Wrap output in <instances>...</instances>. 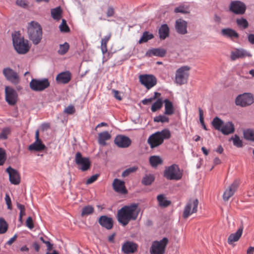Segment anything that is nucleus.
I'll return each instance as SVG.
<instances>
[{"mask_svg":"<svg viewBox=\"0 0 254 254\" xmlns=\"http://www.w3.org/2000/svg\"><path fill=\"white\" fill-rule=\"evenodd\" d=\"M137 208V203H132L122 207L117 212V217L118 222L123 226H126L131 220H136L139 212Z\"/></svg>","mask_w":254,"mask_h":254,"instance_id":"obj_1","label":"nucleus"},{"mask_svg":"<svg viewBox=\"0 0 254 254\" xmlns=\"http://www.w3.org/2000/svg\"><path fill=\"white\" fill-rule=\"evenodd\" d=\"M27 34L29 39L34 45H38L42 38V28L40 24L32 21L28 24Z\"/></svg>","mask_w":254,"mask_h":254,"instance_id":"obj_2","label":"nucleus"},{"mask_svg":"<svg viewBox=\"0 0 254 254\" xmlns=\"http://www.w3.org/2000/svg\"><path fill=\"white\" fill-rule=\"evenodd\" d=\"M171 137V132L168 129H164L161 131H157L149 136L147 142L151 148H155L162 144L164 139Z\"/></svg>","mask_w":254,"mask_h":254,"instance_id":"obj_3","label":"nucleus"},{"mask_svg":"<svg viewBox=\"0 0 254 254\" xmlns=\"http://www.w3.org/2000/svg\"><path fill=\"white\" fill-rule=\"evenodd\" d=\"M12 37L14 48L18 54H25L29 51L28 41L25 40L19 32L12 34Z\"/></svg>","mask_w":254,"mask_h":254,"instance_id":"obj_4","label":"nucleus"},{"mask_svg":"<svg viewBox=\"0 0 254 254\" xmlns=\"http://www.w3.org/2000/svg\"><path fill=\"white\" fill-rule=\"evenodd\" d=\"M164 177L169 180H179L182 177L179 166L174 164L170 166L165 168L164 172Z\"/></svg>","mask_w":254,"mask_h":254,"instance_id":"obj_5","label":"nucleus"},{"mask_svg":"<svg viewBox=\"0 0 254 254\" xmlns=\"http://www.w3.org/2000/svg\"><path fill=\"white\" fill-rule=\"evenodd\" d=\"M168 242L169 240L166 237L160 241H154L150 249V254H164Z\"/></svg>","mask_w":254,"mask_h":254,"instance_id":"obj_6","label":"nucleus"},{"mask_svg":"<svg viewBox=\"0 0 254 254\" xmlns=\"http://www.w3.org/2000/svg\"><path fill=\"white\" fill-rule=\"evenodd\" d=\"M190 69V67L189 66H183L177 70L175 75V81L177 84L181 85L187 83Z\"/></svg>","mask_w":254,"mask_h":254,"instance_id":"obj_7","label":"nucleus"},{"mask_svg":"<svg viewBox=\"0 0 254 254\" xmlns=\"http://www.w3.org/2000/svg\"><path fill=\"white\" fill-rule=\"evenodd\" d=\"M50 83L48 78L32 79L29 86L31 90L34 91H42L50 86Z\"/></svg>","mask_w":254,"mask_h":254,"instance_id":"obj_8","label":"nucleus"},{"mask_svg":"<svg viewBox=\"0 0 254 254\" xmlns=\"http://www.w3.org/2000/svg\"><path fill=\"white\" fill-rule=\"evenodd\" d=\"M254 102V97L252 94L245 93L238 95L235 99V104L237 106L245 107L252 105Z\"/></svg>","mask_w":254,"mask_h":254,"instance_id":"obj_9","label":"nucleus"},{"mask_svg":"<svg viewBox=\"0 0 254 254\" xmlns=\"http://www.w3.org/2000/svg\"><path fill=\"white\" fill-rule=\"evenodd\" d=\"M198 204V200L196 199H190L187 204L185 206L183 217L184 219H187L193 213H195L197 211V206Z\"/></svg>","mask_w":254,"mask_h":254,"instance_id":"obj_10","label":"nucleus"},{"mask_svg":"<svg viewBox=\"0 0 254 254\" xmlns=\"http://www.w3.org/2000/svg\"><path fill=\"white\" fill-rule=\"evenodd\" d=\"M75 162L78 166L79 169L86 171L91 167V162L88 157H83L80 152H77L75 156Z\"/></svg>","mask_w":254,"mask_h":254,"instance_id":"obj_11","label":"nucleus"},{"mask_svg":"<svg viewBox=\"0 0 254 254\" xmlns=\"http://www.w3.org/2000/svg\"><path fill=\"white\" fill-rule=\"evenodd\" d=\"M141 84L148 90L151 89L157 84V78L152 74H143L139 76Z\"/></svg>","mask_w":254,"mask_h":254,"instance_id":"obj_12","label":"nucleus"},{"mask_svg":"<svg viewBox=\"0 0 254 254\" xmlns=\"http://www.w3.org/2000/svg\"><path fill=\"white\" fill-rule=\"evenodd\" d=\"M5 100L10 105H14L17 101V93L12 87L6 86L5 88Z\"/></svg>","mask_w":254,"mask_h":254,"instance_id":"obj_13","label":"nucleus"},{"mask_svg":"<svg viewBox=\"0 0 254 254\" xmlns=\"http://www.w3.org/2000/svg\"><path fill=\"white\" fill-rule=\"evenodd\" d=\"M2 73L6 79L14 84L19 82L20 78L18 74L12 69L7 67L3 69Z\"/></svg>","mask_w":254,"mask_h":254,"instance_id":"obj_14","label":"nucleus"},{"mask_svg":"<svg viewBox=\"0 0 254 254\" xmlns=\"http://www.w3.org/2000/svg\"><path fill=\"white\" fill-rule=\"evenodd\" d=\"M246 9V5L240 1H233L229 6V10L236 14H243Z\"/></svg>","mask_w":254,"mask_h":254,"instance_id":"obj_15","label":"nucleus"},{"mask_svg":"<svg viewBox=\"0 0 254 254\" xmlns=\"http://www.w3.org/2000/svg\"><path fill=\"white\" fill-rule=\"evenodd\" d=\"M6 172L9 175V180L11 184L15 185L19 184L20 182V176L19 172L10 166L8 167Z\"/></svg>","mask_w":254,"mask_h":254,"instance_id":"obj_16","label":"nucleus"},{"mask_svg":"<svg viewBox=\"0 0 254 254\" xmlns=\"http://www.w3.org/2000/svg\"><path fill=\"white\" fill-rule=\"evenodd\" d=\"M138 245L132 241H127L122 247V251L125 254H133L137 252Z\"/></svg>","mask_w":254,"mask_h":254,"instance_id":"obj_17","label":"nucleus"},{"mask_svg":"<svg viewBox=\"0 0 254 254\" xmlns=\"http://www.w3.org/2000/svg\"><path fill=\"white\" fill-rule=\"evenodd\" d=\"M114 142L120 148H127L131 144V141L127 136L118 135L115 138Z\"/></svg>","mask_w":254,"mask_h":254,"instance_id":"obj_18","label":"nucleus"},{"mask_svg":"<svg viewBox=\"0 0 254 254\" xmlns=\"http://www.w3.org/2000/svg\"><path fill=\"white\" fill-rule=\"evenodd\" d=\"M251 57L252 54L244 49H236L231 52L230 58L232 61L246 57Z\"/></svg>","mask_w":254,"mask_h":254,"instance_id":"obj_19","label":"nucleus"},{"mask_svg":"<svg viewBox=\"0 0 254 254\" xmlns=\"http://www.w3.org/2000/svg\"><path fill=\"white\" fill-rule=\"evenodd\" d=\"M239 185V181L235 180L231 185L227 189L223 194V199L225 201H228V199L234 194Z\"/></svg>","mask_w":254,"mask_h":254,"instance_id":"obj_20","label":"nucleus"},{"mask_svg":"<svg viewBox=\"0 0 254 254\" xmlns=\"http://www.w3.org/2000/svg\"><path fill=\"white\" fill-rule=\"evenodd\" d=\"M98 222L102 227L107 230H110L113 227V219L106 215L101 216L98 219Z\"/></svg>","mask_w":254,"mask_h":254,"instance_id":"obj_21","label":"nucleus"},{"mask_svg":"<svg viewBox=\"0 0 254 254\" xmlns=\"http://www.w3.org/2000/svg\"><path fill=\"white\" fill-rule=\"evenodd\" d=\"M114 190L118 192L126 194L127 191L126 188L125 182L118 179H115L113 183Z\"/></svg>","mask_w":254,"mask_h":254,"instance_id":"obj_22","label":"nucleus"},{"mask_svg":"<svg viewBox=\"0 0 254 254\" xmlns=\"http://www.w3.org/2000/svg\"><path fill=\"white\" fill-rule=\"evenodd\" d=\"M243 231V226H241L235 233L231 234L228 238V243L233 245L234 242H238L242 236Z\"/></svg>","mask_w":254,"mask_h":254,"instance_id":"obj_23","label":"nucleus"},{"mask_svg":"<svg viewBox=\"0 0 254 254\" xmlns=\"http://www.w3.org/2000/svg\"><path fill=\"white\" fill-rule=\"evenodd\" d=\"M166 54V50L162 48H152L146 53V56L151 57L153 56L164 57Z\"/></svg>","mask_w":254,"mask_h":254,"instance_id":"obj_24","label":"nucleus"},{"mask_svg":"<svg viewBox=\"0 0 254 254\" xmlns=\"http://www.w3.org/2000/svg\"><path fill=\"white\" fill-rule=\"evenodd\" d=\"M175 27L177 32L181 34H185L187 33V22L181 19H178L176 21Z\"/></svg>","mask_w":254,"mask_h":254,"instance_id":"obj_25","label":"nucleus"},{"mask_svg":"<svg viewBox=\"0 0 254 254\" xmlns=\"http://www.w3.org/2000/svg\"><path fill=\"white\" fill-rule=\"evenodd\" d=\"M71 79V73L69 71H65L58 74L56 77V80L58 83L66 84Z\"/></svg>","mask_w":254,"mask_h":254,"instance_id":"obj_26","label":"nucleus"},{"mask_svg":"<svg viewBox=\"0 0 254 254\" xmlns=\"http://www.w3.org/2000/svg\"><path fill=\"white\" fill-rule=\"evenodd\" d=\"M221 33L223 36L231 39H237L239 37V34L235 30L230 28L222 29Z\"/></svg>","mask_w":254,"mask_h":254,"instance_id":"obj_27","label":"nucleus"},{"mask_svg":"<svg viewBox=\"0 0 254 254\" xmlns=\"http://www.w3.org/2000/svg\"><path fill=\"white\" fill-rule=\"evenodd\" d=\"M46 147L42 140H35L34 142L28 146L29 151H41L46 149Z\"/></svg>","mask_w":254,"mask_h":254,"instance_id":"obj_28","label":"nucleus"},{"mask_svg":"<svg viewBox=\"0 0 254 254\" xmlns=\"http://www.w3.org/2000/svg\"><path fill=\"white\" fill-rule=\"evenodd\" d=\"M223 134L228 135L235 131V127L232 122H228L223 125L220 130Z\"/></svg>","mask_w":254,"mask_h":254,"instance_id":"obj_29","label":"nucleus"},{"mask_svg":"<svg viewBox=\"0 0 254 254\" xmlns=\"http://www.w3.org/2000/svg\"><path fill=\"white\" fill-rule=\"evenodd\" d=\"M158 33L161 39L164 40L168 37L169 35V28L168 25H162L158 30Z\"/></svg>","mask_w":254,"mask_h":254,"instance_id":"obj_30","label":"nucleus"},{"mask_svg":"<svg viewBox=\"0 0 254 254\" xmlns=\"http://www.w3.org/2000/svg\"><path fill=\"white\" fill-rule=\"evenodd\" d=\"M164 102L165 103L164 114L168 116L174 114L175 109L172 102L166 99L164 101Z\"/></svg>","mask_w":254,"mask_h":254,"instance_id":"obj_31","label":"nucleus"},{"mask_svg":"<svg viewBox=\"0 0 254 254\" xmlns=\"http://www.w3.org/2000/svg\"><path fill=\"white\" fill-rule=\"evenodd\" d=\"M111 135L107 131L102 132L98 135V142L100 144L105 146L106 144V141L111 138Z\"/></svg>","mask_w":254,"mask_h":254,"instance_id":"obj_32","label":"nucleus"},{"mask_svg":"<svg viewBox=\"0 0 254 254\" xmlns=\"http://www.w3.org/2000/svg\"><path fill=\"white\" fill-rule=\"evenodd\" d=\"M157 199L161 207H166L169 206L171 203V201L167 200L164 195L162 194L158 195L157 197Z\"/></svg>","mask_w":254,"mask_h":254,"instance_id":"obj_33","label":"nucleus"},{"mask_svg":"<svg viewBox=\"0 0 254 254\" xmlns=\"http://www.w3.org/2000/svg\"><path fill=\"white\" fill-rule=\"evenodd\" d=\"M149 162L152 167H156L163 163V160L159 156H152L149 158Z\"/></svg>","mask_w":254,"mask_h":254,"instance_id":"obj_34","label":"nucleus"},{"mask_svg":"<svg viewBox=\"0 0 254 254\" xmlns=\"http://www.w3.org/2000/svg\"><path fill=\"white\" fill-rule=\"evenodd\" d=\"M52 17L55 20H59L62 17V10L60 6L51 9Z\"/></svg>","mask_w":254,"mask_h":254,"instance_id":"obj_35","label":"nucleus"},{"mask_svg":"<svg viewBox=\"0 0 254 254\" xmlns=\"http://www.w3.org/2000/svg\"><path fill=\"white\" fill-rule=\"evenodd\" d=\"M223 125V121L217 117L214 118L212 122L213 127L215 129L219 131L221 130Z\"/></svg>","mask_w":254,"mask_h":254,"instance_id":"obj_36","label":"nucleus"},{"mask_svg":"<svg viewBox=\"0 0 254 254\" xmlns=\"http://www.w3.org/2000/svg\"><path fill=\"white\" fill-rule=\"evenodd\" d=\"M155 178L152 174L145 175L142 178L141 183L145 186L150 185L154 181Z\"/></svg>","mask_w":254,"mask_h":254,"instance_id":"obj_37","label":"nucleus"},{"mask_svg":"<svg viewBox=\"0 0 254 254\" xmlns=\"http://www.w3.org/2000/svg\"><path fill=\"white\" fill-rule=\"evenodd\" d=\"M154 38L152 34L149 33L148 31H145L143 33L142 37L140 39L138 43L139 44L147 42L148 40H151Z\"/></svg>","mask_w":254,"mask_h":254,"instance_id":"obj_38","label":"nucleus"},{"mask_svg":"<svg viewBox=\"0 0 254 254\" xmlns=\"http://www.w3.org/2000/svg\"><path fill=\"white\" fill-rule=\"evenodd\" d=\"M94 208L91 205H87L82 208L81 215L84 216L91 214L93 213Z\"/></svg>","mask_w":254,"mask_h":254,"instance_id":"obj_39","label":"nucleus"},{"mask_svg":"<svg viewBox=\"0 0 254 254\" xmlns=\"http://www.w3.org/2000/svg\"><path fill=\"white\" fill-rule=\"evenodd\" d=\"M244 137L247 140L254 141V130L251 129L244 130Z\"/></svg>","mask_w":254,"mask_h":254,"instance_id":"obj_40","label":"nucleus"},{"mask_svg":"<svg viewBox=\"0 0 254 254\" xmlns=\"http://www.w3.org/2000/svg\"><path fill=\"white\" fill-rule=\"evenodd\" d=\"M69 45L67 42H65L64 44L60 45L58 53L61 55H64L68 51Z\"/></svg>","mask_w":254,"mask_h":254,"instance_id":"obj_41","label":"nucleus"},{"mask_svg":"<svg viewBox=\"0 0 254 254\" xmlns=\"http://www.w3.org/2000/svg\"><path fill=\"white\" fill-rule=\"evenodd\" d=\"M163 101L162 99L159 98L157 101L154 102L151 106V111L153 112H155L156 111L160 109L163 105Z\"/></svg>","mask_w":254,"mask_h":254,"instance_id":"obj_42","label":"nucleus"},{"mask_svg":"<svg viewBox=\"0 0 254 254\" xmlns=\"http://www.w3.org/2000/svg\"><path fill=\"white\" fill-rule=\"evenodd\" d=\"M166 115H160L154 118V122L156 123L161 122L162 123H169V118L166 116Z\"/></svg>","mask_w":254,"mask_h":254,"instance_id":"obj_43","label":"nucleus"},{"mask_svg":"<svg viewBox=\"0 0 254 254\" xmlns=\"http://www.w3.org/2000/svg\"><path fill=\"white\" fill-rule=\"evenodd\" d=\"M236 23L239 27H242L243 29H246L249 26L248 21L246 19L243 17L237 19Z\"/></svg>","mask_w":254,"mask_h":254,"instance_id":"obj_44","label":"nucleus"},{"mask_svg":"<svg viewBox=\"0 0 254 254\" xmlns=\"http://www.w3.org/2000/svg\"><path fill=\"white\" fill-rule=\"evenodd\" d=\"M8 229V224L3 218H0V234L5 233Z\"/></svg>","mask_w":254,"mask_h":254,"instance_id":"obj_45","label":"nucleus"},{"mask_svg":"<svg viewBox=\"0 0 254 254\" xmlns=\"http://www.w3.org/2000/svg\"><path fill=\"white\" fill-rule=\"evenodd\" d=\"M138 169V167L133 166L126 169L122 174V177L123 178L128 176L130 174L136 172Z\"/></svg>","mask_w":254,"mask_h":254,"instance_id":"obj_46","label":"nucleus"},{"mask_svg":"<svg viewBox=\"0 0 254 254\" xmlns=\"http://www.w3.org/2000/svg\"><path fill=\"white\" fill-rule=\"evenodd\" d=\"M230 140H233V144L237 147H242L243 146V142L242 140L240 139L238 135L235 134L234 137H232Z\"/></svg>","mask_w":254,"mask_h":254,"instance_id":"obj_47","label":"nucleus"},{"mask_svg":"<svg viewBox=\"0 0 254 254\" xmlns=\"http://www.w3.org/2000/svg\"><path fill=\"white\" fill-rule=\"evenodd\" d=\"M59 28L60 30L63 32H68L70 31L69 28L66 24V21L64 19H62V23Z\"/></svg>","mask_w":254,"mask_h":254,"instance_id":"obj_48","label":"nucleus"},{"mask_svg":"<svg viewBox=\"0 0 254 254\" xmlns=\"http://www.w3.org/2000/svg\"><path fill=\"white\" fill-rule=\"evenodd\" d=\"M10 132V129L9 127L3 128L0 133V138L6 139L7 138V135Z\"/></svg>","mask_w":254,"mask_h":254,"instance_id":"obj_49","label":"nucleus"},{"mask_svg":"<svg viewBox=\"0 0 254 254\" xmlns=\"http://www.w3.org/2000/svg\"><path fill=\"white\" fill-rule=\"evenodd\" d=\"M6 160L5 152L4 149L0 148V165H2Z\"/></svg>","mask_w":254,"mask_h":254,"instance_id":"obj_50","label":"nucleus"},{"mask_svg":"<svg viewBox=\"0 0 254 254\" xmlns=\"http://www.w3.org/2000/svg\"><path fill=\"white\" fill-rule=\"evenodd\" d=\"M16 4L24 8H26L28 5V2L27 0H16Z\"/></svg>","mask_w":254,"mask_h":254,"instance_id":"obj_51","label":"nucleus"},{"mask_svg":"<svg viewBox=\"0 0 254 254\" xmlns=\"http://www.w3.org/2000/svg\"><path fill=\"white\" fill-rule=\"evenodd\" d=\"M40 240L44 244H45L47 247V250L50 251L53 248V245L47 240H45L43 237H40Z\"/></svg>","mask_w":254,"mask_h":254,"instance_id":"obj_52","label":"nucleus"},{"mask_svg":"<svg viewBox=\"0 0 254 254\" xmlns=\"http://www.w3.org/2000/svg\"><path fill=\"white\" fill-rule=\"evenodd\" d=\"M99 176V175L98 174L92 176L86 181V184L87 185H89L93 183V182L97 180Z\"/></svg>","mask_w":254,"mask_h":254,"instance_id":"obj_53","label":"nucleus"},{"mask_svg":"<svg viewBox=\"0 0 254 254\" xmlns=\"http://www.w3.org/2000/svg\"><path fill=\"white\" fill-rule=\"evenodd\" d=\"M26 225L30 229H32L34 227L33 219L31 217H29L26 221Z\"/></svg>","mask_w":254,"mask_h":254,"instance_id":"obj_54","label":"nucleus"},{"mask_svg":"<svg viewBox=\"0 0 254 254\" xmlns=\"http://www.w3.org/2000/svg\"><path fill=\"white\" fill-rule=\"evenodd\" d=\"M64 112L69 115L73 114L75 112L74 106L72 105L68 106L64 109Z\"/></svg>","mask_w":254,"mask_h":254,"instance_id":"obj_55","label":"nucleus"},{"mask_svg":"<svg viewBox=\"0 0 254 254\" xmlns=\"http://www.w3.org/2000/svg\"><path fill=\"white\" fill-rule=\"evenodd\" d=\"M5 202L7 205V208L11 210L12 209V204L11 199L8 194H6L5 197Z\"/></svg>","mask_w":254,"mask_h":254,"instance_id":"obj_56","label":"nucleus"},{"mask_svg":"<svg viewBox=\"0 0 254 254\" xmlns=\"http://www.w3.org/2000/svg\"><path fill=\"white\" fill-rule=\"evenodd\" d=\"M107 42L104 41L103 40H101V48L102 52V53L103 54H105L107 52Z\"/></svg>","mask_w":254,"mask_h":254,"instance_id":"obj_57","label":"nucleus"},{"mask_svg":"<svg viewBox=\"0 0 254 254\" xmlns=\"http://www.w3.org/2000/svg\"><path fill=\"white\" fill-rule=\"evenodd\" d=\"M115 13V10L113 7L110 6L108 8L106 12V15L108 17H112Z\"/></svg>","mask_w":254,"mask_h":254,"instance_id":"obj_58","label":"nucleus"},{"mask_svg":"<svg viewBox=\"0 0 254 254\" xmlns=\"http://www.w3.org/2000/svg\"><path fill=\"white\" fill-rule=\"evenodd\" d=\"M174 12L175 13H187L188 12L185 9L184 7H178L174 9Z\"/></svg>","mask_w":254,"mask_h":254,"instance_id":"obj_59","label":"nucleus"},{"mask_svg":"<svg viewBox=\"0 0 254 254\" xmlns=\"http://www.w3.org/2000/svg\"><path fill=\"white\" fill-rule=\"evenodd\" d=\"M112 93L114 94V97L117 100L121 101L122 98L121 96L119 95V92L118 90H116L115 89H113L112 90Z\"/></svg>","mask_w":254,"mask_h":254,"instance_id":"obj_60","label":"nucleus"},{"mask_svg":"<svg viewBox=\"0 0 254 254\" xmlns=\"http://www.w3.org/2000/svg\"><path fill=\"white\" fill-rule=\"evenodd\" d=\"M198 111H199V121H200V124H203V123H204V118H203V110L200 108H199Z\"/></svg>","mask_w":254,"mask_h":254,"instance_id":"obj_61","label":"nucleus"},{"mask_svg":"<svg viewBox=\"0 0 254 254\" xmlns=\"http://www.w3.org/2000/svg\"><path fill=\"white\" fill-rule=\"evenodd\" d=\"M17 237V235L16 234H15L13 237L11 238H10L6 243V244L10 246L11 245L16 239Z\"/></svg>","mask_w":254,"mask_h":254,"instance_id":"obj_62","label":"nucleus"},{"mask_svg":"<svg viewBox=\"0 0 254 254\" xmlns=\"http://www.w3.org/2000/svg\"><path fill=\"white\" fill-rule=\"evenodd\" d=\"M154 100L152 99V97L148 98V99H144L143 100H142L141 102L143 105H147L149 103H150L152 102Z\"/></svg>","mask_w":254,"mask_h":254,"instance_id":"obj_63","label":"nucleus"},{"mask_svg":"<svg viewBox=\"0 0 254 254\" xmlns=\"http://www.w3.org/2000/svg\"><path fill=\"white\" fill-rule=\"evenodd\" d=\"M248 39L251 44H254V34H250L248 36Z\"/></svg>","mask_w":254,"mask_h":254,"instance_id":"obj_64","label":"nucleus"}]
</instances>
